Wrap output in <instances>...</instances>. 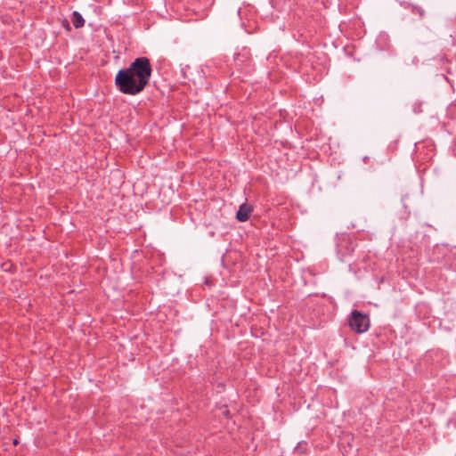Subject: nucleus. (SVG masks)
Here are the masks:
<instances>
[{"mask_svg":"<svg viewBox=\"0 0 456 456\" xmlns=\"http://www.w3.org/2000/svg\"><path fill=\"white\" fill-rule=\"evenodd\" d=\"M152 73L150 60L138 57L128 68L118 70L115 77V86L124 94L136 95L149 85Z\"/></svg>","mask_w":456,"mask_h":456,"instance_id":"nucleus-1","label":"nucleus"},{"mask_svg":"<svg viewBox=\"0 0 456 456\" xmlns=\"http://www.w3.org/2000/svg\"><path fill=\"white\" fill-rule=\"evenodd\" d=\"M349 326L356 333H363L370 327V319L366 314L354 310L349 318Z\"/></svg>","mask_w":456,"mask_h":456,"instance_id":"nucleus-2","label":"nucleus"},{"mask_svg":"<svg viewBox=\"0 0 456 456\" xmlns=\"http://www.w3.org/2000/svg\"><path fill=\"white\" fill-rule=\"evenodd\" d=\"M253 211V208L248 205V204H241L240 206V208L236 214V218L240 221V222H246L249 219L250 217V215Z\"/></svg>","mask_w":456,"mask_h":456,"instance_id":"nucleus-3","label":"nucleus"},{"mask_svg":"<svg viewBox=\"0 0 456 456\" xmlns=\"http://www.w3.org/2000/svg\"><path fill=\"white\" fill-rule=\"evenodd\" d=\"M71 21L77 28L83 27L85 24V20L78 12H74L72 13Z\"/></svg>","mask_w":456,"mask_h":456,"instance_id":"nucleus-4","label":"nucleus"},{"mask_svg":"<svg viewBox=\"0 0 456 456\" xmlns=\"http://www.w3.org/2000/svg\"><path fill=\"white\" fill-rule=\"evenodd\" d=\"M413 12L418 13L420 17H423L424 15V11L420 7H414Z\"/></svg>","mask_w":456,"mask_h":456,"instance_id":"nucleus-5","label":"nucleus"},{"mask_svg":"<svg viewBox=\"0 0 456 456\" xmlns=\"http://www.w3.org/2000/svg\"><path fill=\"white\" fill-rule=\"evenodd\" d=\"M13 444H18V441H17V440H14V441H13Z\"/></svg>","mask_w":456,"mask_h":456,"instance_id":"nucleus-6","label":"nucleus"}]
</instances>
